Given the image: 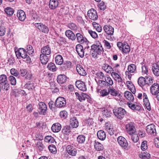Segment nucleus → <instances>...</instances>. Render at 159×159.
Masks as SVG:
<instances>
[{"mask_svg": "<svg viewBox=\"0 0 159 159\" xmlns=\"http://www.w3.org/2000/svg\"><path fill=\"white\" fill-rule=\"evenodd\" d=\"M124 94L125 97L130 101L127 103L128 107L132 110L139 111L141 109L140 106L131 103V102H133L134 100V97L131 93L129 91H126Z\"/></svg>", "mask_w": 159, "mask_h": 159, "instance_id": "f257e3e1", "label": "nucleus"}, {"mask_svg": "<svg viewBox=\"0 0 159 159\" xmlns=\"http://www.w3.org/2000/svg\"><path fill=\"white\" fill-rule=\"evenodd\" d=\"M92 56L93 58L97 57L98 55L101 54L103 51L102 45L99 43L98 44H93L91 46Z\"/></svg>", "mask_w": 159, "mask_h": 159, "instance_id": "f03ea898", "label": "nucleus"}, {"mask_svg": "<svg viewBox=\"0 0 159 159\" xmlns=\"http://www.w3.org/2000/svg\"><path fill=\"white\" fill-rule=\"evenodd\" d=\"M113 111L115 116L120 120L122 119L126 113L125 110L121 107L115 108Z\"/></svg>", "mask_w": 159, "mask_h": 159, "instance_id": "7ed1b4c3", "label": "nucleus"}, {"mask_svg": "<svg viewBox=\"0 0 159 159\" xmlns=\"http://www.w3.org/2000/svg\"><path fill=\"white\" fill-rule=\"evenodd\" d=\"M104 78L105 80H100L98 81L100 86L104 87H110V86L113 84V81L110 77H106Z\"/></svg>", "mask_w": 159, "mask_h": 159, "instance_id": "20e7f679", "label": "nucleus"}, {"mask_svg": "<svg viewBox=\"0 0 159 159\" xmlns=\"http://www.w3.org/2000/svg\"><path fill=\"white\" fill-rule=\"evenodd\" d=\"M125 128L126 132L129 135L136 133L135 124L133 122H130L126 124L125 125Z\"/></svg>", "mask_w": 159, "mask_h": 159, "instance_id": "39448f33", "label": "nucleus"}, {"mask_svg": "<svg viewBox=\"0 0 159 159\" xmlns=\"http://www.w3.org/2000/svg\"><path fill=\"white\" fill-rule=\"evenodd\" d=\"M15 52L16 55L18 59H20L21 57L25 59L27 55V51L22 48H19L17 51H15Z\"/></svg>", "mask_w": 159, "mask_h": 159, "instance_id": "423d86ee", "label": "nucleus"}, {"mask_svg": "<svg viewBox=\"0 0 159 159\" xmlns=\"http://www.w3.org/2000/svg\"><path fill=\"white\" fill-rule=\"evenodd\" d=\"M34 25L37 28L39 31L44 33L47 34L49 31L48 27L43 23H35L34 24Z\"/></svg>", "mask_w": 159, "mask_h": 159, "instance_id": "0eeeda50", "label": "nucleus"}, {"mask_svg": "<svg viewBox=\"0 0 159 159\" xmlns=\"http://www.w3.org/2000/svg\"><path fill=\"white\" fill-rule=\"evenodd\" d=\"M66 104L65 99L62 97H59L56 100V107L59 108L64 107Z\"/></svg>", "mask_w": 159, "mask_h": 159, "instance_id": "6e6552de", "label": "nucleus"}, {"mask_svg": "<svg viewBox=\"0 0 159 159\" xmlns=\"http://www.w3.org/2000/svg\"><path fill=\"white\" fill-rule=\"evenodd\" d=\"M39 113L40 115H45L46 112L47 107L46 104L43 102H40L39 103Z\"/></svg>", "mask_w": 159, "mask_h": 159, "instance_id": "1a4fd4ad", "label": "nucleus"}, {"mask_svg": "<svg viewBox=\"0 0 159 159\" xmlns=\"http://www.w3.org/2000/svg\"><path fill=\"white\" fill-rule=\"evenodd\" d=\"M117 141L119 145L125 149L128 146V143L126 140L122 136H119L117 138Z\"/></svg>", "mask_w": 159, "mask_h": 159, "instance_id": "9d476101", "label": "nucleus"}, {"mask_svg": "<svg viewBox=\"0 0 159 159\" xmlns=\"http://www.w3.org/2000/svg\"><path fill=\"white\" fill-rule=\"evenodd\" d=\"M87 15L90 19L93 20H96L98 18L97 12L94 9H91L89 10Z\"/></svg>", "mask_w": 159, "mask_h": 159, "instance_id": "9b49d317", "label": "nucleus"}, {"mask_svg": "<svg viewBox=\"0 0 159 159\" xmlns=\"http://www.w3.org/2000/svg\"><path fill=\"white\" fill-rule=\"evenodd\" d=\"M75 94L76 98L80 102L84 101L86 98L88 99L89 97L87 94L83 93H81L80 94H79V93L76 92L75 93Z\"/></svg>", "mask_w": 159, "mask_h": 159, "instance_id": "f8f14e48", "label": "nucleus"}, {"mask_svg": "<svg viewBox=\"0 0 159 159\" xmlns=\"http://www.w3.org/2000/svg\"><path fill=\"white\" fill-rule=\"evenodd\" d=\"M67 152L70 155L72 156H75L77 153L76 149L71 145H68L66 148Z\"/></svg>", "mask_w": 159, "mask_h": 159, "instance_id": "ddd939ff", "label": "nucleus"}, {"mask_svg": "<svg viewBox=\"0 0 159 159\" xmlns=\"http://www.w3.org/2000/svg\"><path fill=\"white\" fill-rule=\"evenodd\" d=\"M146 130L149 134L156 135V130L155 125L152 124H150L146 127Z\"/></svg>", "mask_w": 159, "mask_h": 159, "instance_id": "4468645a", "label": "nucleus"}, {"mask_svg": "<svg viewBox=\"0 0 159 159\" xmlns=\"http://www.w3.org/2000/svg\"><path fill=\"white\" fill-rule=\"evenodd\" d=\"M105 33L108 35H112L114 32V29L110 25H106L103 28Z\"/></svg>", "mask_w": 159, "mask_h": 159, "instance_id": "2eb2a0df", "label": "nucleus"}, {"mask_svg": "<svg viewBox=\"0 0 159 159\" xmlns=\"http://www.w3.org/2000/svg\"><path fill=\"white\" fill-rule=\"evenodd\" d=\"M75 85L80 90L85 91L87 90L86 86L85 83L83 81L78 80L76 81Z\"/></svg>", "mask_w": 159, "mask_h": 159, "instance_id": "dca6fc26", "label": "nucleus"}, {"mask_svg": "<svg viewBox=\"0 0 159 159\" xmlns=\"http://www.w3.org/2000/svg\"><path fill=\"white\" fill-rule=\"evenodd\" d=\"M76 50L78 55L81 58L84 57V52L83 46L80 44H78L76 46Z\"/></svg>", "mask_w": 159, "mask_h": 159, "instance_id": "f3484780", "label": "nucleus"}, {"mask_svg": "<svg viewBox=\"0 0 159 159\" xmlns=\"http://www.w3.org/2000/svg\"><path fill=\"white\" fill-rule=\"evenodd\" d=\"M75 36L78 42L80 44H82L88 41L87 39L85 37H83V35L80 33H76Z\"/></svg>", "mask_w": 159, "mask_h": 159, "instance_id": "a211bd4d", "label": "nucleus"}, {"mask_svg": "<svg viewBox=\"0 0 159 159\" xmlns=\"http://www.w3.org/2000/svg\"><path fill=\"white\" fill-rule=\"evenodd\" d=\"M151 93L152 95H156V93L159 92V85L157 83L153 84L150 89Z\"/></svg>", "mask_w": 159, "mask_h": 159, "instance_id": "6ab92c4d", "label": "nucleus"}, {"mask_svg": "<svg viewBox=\"0 0 159 159\" xmlns=\"http://www.w3.org/2000/svg\"><path fill=\"white\" fill-rule=\"evenodd\" d=\"M41 52L42 54L48 56L50 55L51 52V49L50 46L47 45L43 47L41 49Z\"/></svg>", "mask_w": 159, "mask_h": 159, "instance_id": "aec40b11", "label": "nucleus"}, {"mask_svg": "<svg viewBox=\"0 0 159 159\" xmlns=\"http://www.w3.org/2000/svg\"><path fill=\"white\" fill-rule=\"evenodd\" d=\"M136 66L133 64H132L129 65L128 67V71H126L125 72V75H128V77L129 76V74L131 73H133L135 72L136 70Z\"/></svg>", "mask_w": 159, "mask_h": 159, "instance_id": "412c9836", "label": "nucleus"}, {"mask_svg": "<svg viewBox=\"0 0 159 159\" xmlns=\"http://www.w3.org/2000/svg\"><path fill=\"white\" fill-rule=\"evenodd\" d=\"M58 0H50L49 7L51 10H54L58 6Z\"/></svg>", "mask_w": 159, "mask_h": 159, "instance_id": "4be33fe9", "label": "nucleus"}, {"mask_svg": "<svg viewBox=\"0 0 159 159\" xmlns=\"http://www.w3.org/2000/svg\"><path fill=\"white\" fill-rule=\"evenodd\" d=\"M17 16L19 20L22 21H24L26 18V15L25 12L21 10L18 11Z\"/></svg>", "mask_w": 159, "mask_h": 159, "instance_id": "5701e85b", "label": "nucleus"}, {"mask_svg": "<svg viewBox=\"0 0 159 159\" xmlns=\"http://www.w3.org/2000/svg\"><path fill=\"white\" fill-rule=\"evenodd\" d=\"M102 117L104 119L109 117L111 116V112L109 109L104 108L102 109Z\"/></svg>", "mask_w": 159, "mask_h": 159, "instance_id": "b1692460", "label": "nucleus"}, {"mask_svg": "<svg viewBox=\"0 0 159 159\" xmlns=\"http://www.w3.org/2000/svg\"><path fill=\"white\" fill-rule=\"evenodd\" d=\"M152 70L155 76H159V66L157 64L154 63L152 65Z\"/></svg>", "mask_w": 159, "mask_h": 159, "instance_id": "393cba45", "label": "nucleus"}, {"mask_svg": "<svg viewBox=\"0 0 159 159\" xmlns=\"http://www.w3.org/2000/svg\"><path fill=\"white\" fill-rule=\"evenodd\" d=\"M66 35L68 38L72 41L75 40L76 39V36L74 33L71 30H68L65 32Z\"/></svg>", "mask_w": 159, "mask_h": 159, "instance_id": "a878e982", "label": "nucleus"}, {"mask_svg": "<svg viewBox=\"0 0 159 159\" xmlns=\"http://www.w3.org/2000/svg\"><path fill=\"white\" fill-rule=\"evenodd\" d=\"M76 69L78 73L80 75L85 76L86 75V72L82 66L77 64Z\"/></svg>", "mask_w": 159, "mask_h": 159, "instance_id": "bb28decb", "label": "nucleus"}, {"mask_svg": "<svg viewBox=\"0 0 159 159\" xmlns=\"http://www.w3.org/2000/svg\"><path fill=\"white\" fill-rule=\"evenodd\" d=\"M106 130L111 135H113L115 132L113 126L108 123L106 124Z\"/></svg>", "mask_w": 159, "mask_h": 159, "instance_id": "cd10ccee", "label": "nucleus"}, {"mask_svg": "<svg viewBox=\"0 0 159 159\" xmlns=\"http://www.w3.org/2000/svg\"><path fill=\"white\" fill-rule=\"evenodd\" d=\"M61 125L59 123L54 124L51 127L52 131L54 132H58L61 128Z\"/></svg>", "mask_w": 159, "mask_h": 159, "instance_id": "c85d7f7f", "label": "nucleus"}, {"mask_svg": "<svg viewBox=\"0 0 159 159\" xmlns=\"http://www.w3.org/2000/svg\"><path fill=\"white\" fill-rule=\"evenodd\" d=\"M70 125L73 128H76L79 125V122L75 117H73L70 119Z\"/></svg>", "mask_w": 159, "mask_h": 159, "instance_id": "c756f323", "label": "nucleus"}, {"mask_svg": "<svg viewBox=\"0 0 159 159\" xmlns=\"http://www.w3.org/2000/svg\"><path fill=\"white\" fill-rule=\"evenodd\" d=\"M57 80L59 84H63L66 82V77L65 75H60L58 76Z\"/></svg>", "mask_w": 159, "mask_h": 159, "instance_id": "7c9ffc66", "label": "nucleus"}, {"mask_svg": "<svg viewBox=\"0 0 159 159\" xmlns=\"http://www.w3.org/2000/svg\"><path fill=\"white\" fill-rule=\"evenodd\" d=\"M102 69L107 73H111V72L113 71L112 67L107 63L103 64L102 66Z\"/></svg>", "mask_w": 159, "mask_h": 159, "instance_id": "2f4dec72", "label": "nucleus"}, {"mask_svg": "<svg viewBox=\"0 0 159 159\" xmlns=\"http://www.w3.org/2000/svg\"><path fill=\"white\" fill-rule=\"evenodd\" d=\"M126 84L129 90L133 94H135L136 92V89L132 83L129 81H127Z\"/></svg>", "mask_w": 159, "mask_h": 159, "instance_id": "473e14b6", "label": "nucleus"}, {"mask_svg": "<svg viewBox=\"0 0 159 159\" xmlns=\"http://www.w3.org/2000/svg\"><path fill=\"white\" fill-rule=\"evenodd\" d=\"M49 57L48 56L40 54V59L41 63L43 64H46L48 61Z\"/></svg>", "mask_w": 159, "mask_h": 159, "instance_id": "72a5a7b5", "label": "nucleus"}, {"mask_svg": "<svg viewBox=\"0 0 159 159\" xmlns=\"http://www.w3.org/2000/svg\"><path fill=\"white\" fill-rule=\"evenodd\" d=\"M98 138L101 140H104L106 137L105 133L102 130L99 131L97 134Z\"/></svg>", "mask_w": 159, "mask_h": 159, "instance_id": "f704fd0d", "label": "nucleus"}, {"mask_svg": "<svg viewBox=\"0 0 159 159\" xmlns=\"http://www.w3.org/2000/svg\"><path fill=\"white\" fill-rule=\"evenodd\" d=\"M56 63L58 65L62 64L63 62V60L62 56L58 55H57L55 58Z\"/></svg>", "mask_w": 159, "mask_h": 159, "instance_id": "c9c22d12", "label": "nucleus"}, {"mask_svg": "<svg viewBox=\"0 0 159 159\" xmlns=\"http://www.w3.org/2000/svg\"><path fill=\"white\" fill-rule=\"evenodd\" d=\"M108 90L109 93L112 96H116L119 94L118 91L113 87H109Z\"/></svg>", "mask_w": 159, "mask_h": 159, "instance_id": "e433bc0d", "label": "nucleus"}, {"mask_svg": "<svg viewBox=\"0 0 159 159\" xmlns=\"http://www.w3.org/2000/svg\"><path fill=\"white\" fill-rule=\"evenodd\" d=\"M94 146L95 148L98 151H101L102 150L103 148V145L98 142H95Z\"/></svg>", "mask_w": 159, "mask_h": 159, "instance_id": "4c0bfd02", "label": "nucleus"}, {"mask_svg": "<svg viewBox=\"0 0 159 159\" xmlns=\"http://www.w3.org/2000/svg\"><path fill=\"white\" fill-rule=\"evenodd\" d=\"M138 83L139 85L142 87L146 84L144 78L142 77H140L138 79Z\"/></svg>", "mask_w": 159, "mask_h": 159, "instance_id": "58836bf2", "label": "nucleus"}, {"mask_svg": "<svg viewBox=\"0 0 159 159\" xmlns=\"http://www.w3.org/2000/svg\"><path fill=\"white\" fill-rule=\"evenodd\" d=\"M48 69L51 71L55 72L57 70V68L55 64L53 63L50 62L47 66Z\"/></svg>", "mask_w": 159, "mask_h": 159, "instance_id": "ea45409f", "label": "nucleus"}, {"mask_svg": "<svg viewBox=\"0 0 159 159\" xmlns=\"http://www.w3.org/2000/svg\"><path fill=\"white\" fill-rule=\"evenodd\" d=\"M0 85L1 88L3 90H5L7 91L9 89L10 85L8 81L7 82L3 83Z\"/></svg>", "mask_w": 159, "mask_h": 159, "instance_id": "a19ab883", "label": "nucleus"}, {"mask_svg": "<svg viewBox=\"0 0 159 159\" xmlns=\"http://www.w3.org/2000/svg\"><path fill=\"white\" fill-rule=\"evenodd\" d=\"M77 140L79 143H83L85 141V137L83 135H80L78 136L77 138Z\"/></svg>", "mask_w": 159, "mask_h": 159, "instance_id": "79ce46f5", "label": "nucleus"}, {"mask_svg": "<svg viewBox=\"0 0 159 159\" xmlns=\"http://www.w3.org/2000/svg\"><path fill=\"white\" fill-rule=\"evenodd\" d=\"M92 25L93 26L94 28L98 32H100L102 30V28L101 25L96 23L95 22H93Z\"/></svg>", "mask_w": 159, "mask_h": 159, "instance_id": "37998d69", "label": "nucleus"}, {"mask_svg": "<svg viewBox=\"0 0 159 159\" xmlns=\"http://www.w3.org/2000/svg\"><path fill=\"white\" fill-rule=\"evenodd\" d=\"M62 133L64 134L68 135L71 132L70 127L69 126H66L64 127L62 130Z\"/></svg>", "mask_w": 159, "mask_h": 159, "instance_id": "c03bdc74", "label": "nucleus"}, {"mask_svg": "<svg viewBox=\"0 0 159 159\" xmlns=\"http://www.w3.org/2000/svg\"><path fill=\"white\" fill-rule=\"evenodd\" d=\"M105 76L102 71H98L95 73V77L100 79H103Z\"/></svg>", "mask_w": 159, "mask_h": 159, "instance_id": "a18cd8bd", "label": "nucleus"}, {"mask_svg": "<svg viewBox=\"0 0 159 159\" xmlns=\"http://www.w3.org/2000/svg\"><path fill=\"white\" fill-rule=\"evenodd\" d=\"M84 52L85 53L86 55H91L92 56V53L91 52V47L90 48V47L87 46L85 47L84 49Z\"/></svg>", "mask_w": 159, "mask_h": 159, "instance_id": "49530a36", "label": "nucleus"}, {"mask_svg": "<svg viewBox=\"0 0 159 159\" xmlns=\"http://www.w3.org/2000/svg\"><path fill=\"white\" fill-rule=\"evenodd\" d=\"M150 155L146 152H142L140 155V157L143 159H148L150 157Z\"/></svg>", "mask_w": 159, "mask_h": 159, "instance_id": "de8ad7c7", "label": "nucleus"}, {"mask_svg": "<svg viewBox=\"0 0 159 159\" xmlns=\"http://www.w3.org/2000/svg\"><path fill=\"white\" fill-rule=\"evenodd\" d=\"M4 11L7 15L10 16L12 15L14 13L13 9L9 7L6 8Z\"/></svg>", "mask_w": 159, "mask_h": 159, "instance_id": "09e8293b", "label": "nucleus"}, {"mask_svg": "<svg viewBox=\"0 0 159 159\" xmlns=\"http://www.w3.org/2000/svg\"><path fill=\"white\" fill-rule=\"evenodd\" d=\"M144 78L146 84L150 85L153 83V79L151 76H146Z\"/></svg>", "mask_w": 159, "mask_h": 159, "instance_id": "8fccbe9b", "label": "nucleus"}, {"mask_svg": "<svg viewBox=\"0 0 159 159\" xmlns=\"http://www.w3.org/2000/svg\"><path fill=\"white\" fill-rule=\"evenodd\" d=\"M25 87L29 90H32L34 88V84L30 82H28L25 84Z\"/></svg>", "mask_w": 159, "mask_h": 159, "instance_id": "3c124183", "label": "nucleus"}, {"mask_svg": "<svg viewBox=\"0 0 159 159\" xmlns=\"http://www.w3.org/2000/svg\"><path fill=\"white\" fill-rule=\"evenodd\" d=\"M25 50L27 51V53H28V54L30 55L32 54L34 52L33 47L30 45H27L26 47Z\"/></svg>", "mask_w": 159, "mask_h": 159, "instance_id": "603ef678", "label": "nucleus"}, {"mask_svg": "<svg viewBox=\"0 0 159 159\" xmlns=\"http://www.w3.org/2000/svg\"><path fill=\"white\" fill-rule=\"evenodd\" d=\"M8 79L11 85H15L16 84V80L14 76L11 75L9 77Z\"/></svg>", "mask_w": 159, "mask_h": 159, "instance_id": "864d4df0", "label": "nucleus"}, {"mask_svg": "<svg viewBox=\"0 0 159 159\" xmlns=\"http://www.w3.org/2000/svg\"><path fill=\"white\" fill-rule=\"evenodd\" d=\"M122 51L123 52L127 53L130 51V47L128 45H124L122 48Z\"/></svg>", "mask_w": 159, "mask_h": 159, "instance_id": "5fc2aeb1", "label": "nucleus"}, {"mask_svg": "<svg viewBox=\"0 0 159 159\" xmlns=\"http://www.w3.org/2000/svg\"><path fill=\"white\" fill-rule=\"evenodd\" d=\"M7 81V77L5 75H0V84Z\"/></svg>", "mask_w": 159, "mask_h": 159, "instance_id": "6e6d98bb", "label": "nucleus"}, {"mask_svg": "<svg viewBox=\"0 0 159 159\" xmlns=\"http://www.w3.org/2000/svg\"><path fill=\"white\" fill-rule=\"evenodd\" d=\"M49 151L52 153L55 154L57 152V149L55 145H51L48 146Z\"/></svg>", "mask_w": 159, "mask_h": 159, "instance_id": "4d7b16f0", "label": "nucleus"}, {"mask_svg": "<svg viewBox=\"0 0 159 159\" xmlns=\"http://www.w3.org/2000/svg\"><path fill=\"white\" fill-rule=\"evenodd\" d=\"M50 109L52 111L55 110V107H56V101L55 103L52 101H50L48 103Z\"/></svg>", "mask_w": 159, "mask_h": 159, "instance_id": "13d9d810", "label": "nucleus"}, {"mask_svg": "<svg viewBox=\"0 0 159 159\" xmlns=\"http://www.w3.org/2000/svg\"><path fill=\"white\" fill-rule=\"evenodd\" d=\"M45 141L46 142L52 143L53 142V138L50 136H47L45 138Z\"/></svg>", "mask_w": 159, "mask_h": 159, "instance_id": "bf43d9fd", "label": "nucleus"}, {"mask_svg": "<svg viewBox=\"0 0 159 159\" xmlns=\"http://www.w3.org/2000/svg\"><path fill=\"white\" fill-rule=\"evenodd\" d=\"M89 34L93 38L95 39L98 37V35L96 33L92 30H88Z\"/></svg>", "mask_w": 159, "mask_h": 159, "instance_id": "052dcab7", "label": "nucleus"}, {"mask_svg": "<svg viewBox=\"0 0 159 159\" xmlns=\"http://www.w3.org/2000/svg\"><path fill=\"white\" fill-rule=\"evenodd\" d=\"M11 74L15 76H17L19 75V73L17 70L15 68H12L10 70Z\"/></svg>", "mask_w": 159, "mask_h": 159, "instance_id": "680f3d73", "label": "nucleus"}, {"mask_svg": "<svg viewBox=\"0 0 159 159\" xmlns=\"http://www.w3.org/2000/svg\"><path fill=\"white\" fill-rule=\"evenodd\" d=\"M133 141L134 143H136L139 140V138L138 134L136 133L131 135Z\"/></svg>", "mask_w": 159, "mask_h": 159, "instance_id": "e2e57ef3", "label": "nucleus"}, {"mask_svg": "<svg viewBox=\"0 0 159 159\" xmlns=\"http://www.w3.org/2000/svg\"><path fill=\"white\" fill-rule=\"evenodd\" d=\"M6 33V28L4 26L0 25V36H3Z\"/></svg>", "mask_w": 159, "mask_h": 159, "instance_id": "0e129e2a", "label": "nucleus"}, {"mask_svg": "<svg viewBox=\"0 0 159 159\" xmlns=\"http://www.w3.org/2000/svg\"><path fill=\"white\" fill-rule=\"evenodd\" d=\"M37 146L40 151H42L45 148V146L42 143V142L40 141L37 143Z\"/></svg>", "mask_w": 159, "mask_h": 159, "instance_id": "69168bd1", "label": "nucleus"}, {"mask_svg": "<svg viewBox=\"0 0 159 159\" xmlns=\"http://www.w3.org/2000/svg\"><path fill=\"white\" fill-rule=\"evenodd\" d=\"M68 27L71 30H77V27L76 25L74 23H70L68 24Z\"/></svg>", "mask_w": 159, "mask_h": 159, "instance_id": "338daca9", "label": "nucleus"}, {"mask_svg": "<svg viewBox=\"0 0 159 159\" xmlns=\"http://www.w3.org/2000/svg\"><path fill=\"white\" fill-rule=\"evenodd\" d=\"M147 142L146 141H144L142 143L141 145V149L143 151H145L148 148L147 145Z\"/></svg>", "mask_w": 159, "mask_h": 159, "instance_id": "774afa93", "label": "nucleus"}]
</instances>
